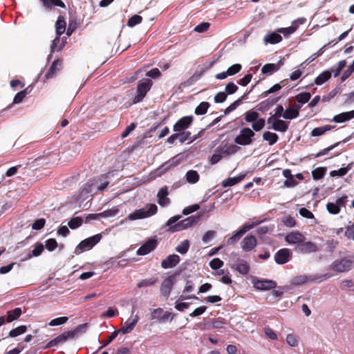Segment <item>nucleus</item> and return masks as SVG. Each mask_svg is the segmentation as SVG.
I'll return each mask as SVG.
<instances>
[{
  "label": "nucleus",
  "mask_w": 354,
  "mask_h": 354,
  "mask_svg": "<svg viewBox=\"0 0 354 354\" xmlns=\"http://www.w3.org/2000/svg\"><path fill=\"white\" fill-rule=\"evenodd\" d=\"M301 106L299 105H295L293 106L289 107L284 111L283 118L286 120H292L296 118L299 115V110Z\"/></svg>",
  "instance_id": "22"
},
{
  "label": "nucleus",
  "mask_w": 354,
  "mask_h": 354,
  "mask_svg": "<svg viewBox=\"0 0 354 354\" xmlns=\"http://www.w3.org/2000/svg\"><path fill=\"white\" fill-rule=\"evenodd\" d=\"M354 118V110L348 112H343L334 116L333 121L342 123Z\"/></svg>",
  "instance_id": "24"
},
{
  "label": "nucleus",
  "mask_w": 354,
  "mask_h": 354,
  "mask_svg": "<svg viewBox=\"0 0 354 354\" xmlns=\"http://www.w3.org/2000/svg\"><path fill=\"white\" fill-rule=\"evenodd\" d=\"M225 324V322L224 321L223 319H222L221 317H218L216 319H213L211 321V326L214 328H216V329L222 328Z\"/></svg>",
  "instance_id": "60"
},
{
  "label": "nucleus",
  "mask_w": 354,
  "mask_h": 354,
  "mask_svg": "<svg viewBox=\"0 0 354 354\" xmlns=\"http://www.w3.org/2000/svg\"><path fill=\"white\" fill-rule=\"evenodd\" d=\"M44 6L47 9H51L53 6L62 8H66L65 3L62 0H41Z\"/></svg>",
  "instance_id": "28"
},
{
  "label": "nucleus",
  "mask_w": 354,
  "mask_h": 354,
  "mask_svg": "<svg viewBox=\"0 0 354 354\" xmlns=\"http://www.w3.org/2000/svg\"><path fill=\"white\" fill-rule=\"evenodd\" d=\"M68 339H72L71 334L68 333V331L64 332L53 339L50 340L46 346V348H50L59 344H63Z\"/></svg>",
  "instance_id": "21"
},
{
  "label": "nucleus",
  "mask_w": 354,
  "mask_h": 354,
  "mask_svg": "<svg viewBox=\"0 0 354 354\" xmlns=\"http://www.w3.org/2000/svg\"><path fill=\"white\" fill-rule=\"evenodd\" d=\"M243 100H245V95H243L241 98L236 100V101H234L232 104H231L228 107H227L225 110H224V113L225 115H227L228 113H230V112L233 111L234 110H235L238 106H239L241 103V102Z\"/></svg>",
  "instance_id": "46"
},
{
  "label": "nucleus",
  "mask_w": 354,
  "mask_h": 354,
  "mask_svg": "<svg viewBox=\"0 0 354 354\" xmlns=\"http://www.w3.org/2000/svg\"><path fill=\"white\" fill-rule=\"evenodd\" d=\"M178 273L169 276L162 283L160 286L161 294L167 299L170 295V292L173 288L174 284L175 283L176 277Z\"/></svg>",
  "instance_id": "10"
},
{
  "label": "nucleus",
  "mask_w": 354,
  "mask_h": 354,
  "mask_svg": "<svg viewBox=\"0 0 354 354\" xmlns=\"http://www.w3.org/2000/svg\"><path fill=\"white\" fill-rule=\"evenodd\" d=\"M335 126L325 125L322 127H316L311 131V136L313 137L320 136L324 134L326 131L333 129Z\"/></svg>",
  "instance_id": "33"
},
{
  "label": "nucleus",
  "mask_w": 354,
  "mask_h": 354,
  "mask_svg": "<svg viewBox=\"0 0 354 354\" xmlns=\"http://www.w3.org/2000/svg\"><path fill=\"white\" fill-rule=\"evenodd\" d=\"M223 261L218 258H214L209 262V266L212 270H218L223 266Z\"/></svg>",
  "instance_id": "63"
},
{
  "label": "nucleus",
  "mask_w": 354,
  "mask_h": 354,
  "mask_svg": "<svg viewBox=\"0 0 354 354\" xmlns=\"http://www.w3.org/2000/svg\"><path fill=\"white\" fill-rule=\"evenodd\" d=\"M254 288L259 290H270L277 287V282L270 279H252Z\"/></svg>",
  "instance_id": "6"
},
{
  "label": "nucleus",
  "mask_w": 354,
  "mask_h": 354,
  "mask_svg": "<svg viewBox=\"0 0 354 354\" xmlns=\"http://www.w3.org/2000/svg\"><path fill=\"white\" fill-rule=\"evenodd\" d=\"M331 277L330 274H313V275H299L293 277L291 283L295 286H301L308 282H322Z\"/></svg>",
  "instance_id": "2"
},
{
  "label": "nucleus",
  "mask_w": 354,
  "mask_h": 354,
  "mask_svg": "<svg viewBox=\"0 0 354 354\" xmlns=\"http://www.w3.org/2000/svg\"><path fill=\"white\" fill-rule=\"evenodd\" d=\"M292 254L290 249L282 248L274 254V261L277 264L283 265L290 261Z\"/></svg>",
  "instance_id": "13"
},
{
  "label": "nucleus",
  "mask_w": 354,
  "mask_h": 354,
  "mask_svg": "<svg viewBox=\"0 0 354 354\" xmlns=\"http://www.w3.org/2000/svg\"><path fill=\"white\" fill-rule=\"evenodd\" d=\"M282 64L281 61L277 64H266L262 67L261 72L263 74H272L278 71Z\"/></svg>",
  "instance_id": "25"
},
{
  "label": "nucleus",
  "mask_w": 354,
  "mask_h": 354,
  "mask_svg": "<svg viewBox=\"0 0 354 354\" xmlns=\"http://www.w3.org/2000/svg\"><path fill=\"white\" fill-rule=\"evenodd\" d=\"M63 60L61 59H55L50 66L48 72L45 75V77L48 79L53 77L62 68Z\"/></svg>",
  "instance_id": "19"
},
{
  "label": "nucleus",
  "mask_w": 354,
  "mask_h": 354,
  "mask_svg": "<svg viewBox=\"0 0 354 354\" xmlns=\"http://www.w3.org/2000/svg\"><path fill=\"white\" fill-rule=\"evenodd\" d=\"M181 215H175L171 217L162 227L165 229V232L174 233L180 232L179 220L181 218Z\"/></svg>",
  "instance_id": "14"
},
{
  "label": "nucleus",
  "mask_w": 354,
  "mask_h": 354,
  "mask_svg": "<svg viewBox=\"0 0 354 354\" xmlns=\"http://www.w3.org/2000/svg\"><path fill=\"white\" fill-rule=\"evenodd\" d=\"M102 237L101 234H97L82 241L76 247L75 253L79 254L84 250H91L100 241Z\"/></svg>",
  "instance_id": "5"
},
{
  "label": "nucleus",
  "mask_w": 354,
  "mask_h": 354,
  "mask_svg": "<svg viewBox=\"0 0 354 354\" xmlns=\"http://www.w3.org/2000/svg\"><path fill=\"white\" fill-rule=\"evenodd\" d=\"M83 219L81 217L77 216L72 218L68 223L70 228L74 230L82 225Z\"/></svg>",
  "instance_id": "52"
},
{
  "label": "nucleus",
  "mask_w": 354,
  "mask_h": 354,
  "mask_svg": "<svg viewBox=\"0 0 354 354\" xmlns=\"http://www.w3.org/2000/svg\"><path fill=\"white\" fill-rule=\"evenodd\" d=\"M157 246V239L155 238L149 239L138 249L136 254L138 256H144L148 254L153 251Z\"/></svg>",
  "instance_id": "9"
},
{
  "label": "nucleus",
  "mask_w": 354,
  "mask_h": 354,
  "mask_svg": "<svg viewBox=\"0 0 354 354\" xmlns=\"http://www.w3.org/2000/svg\"><path fill=\"white\" fill-rule=\"evenodd\" d=\"M326 172V167H318L312 171V176L314 180H319L324 176Z\"/></svg>",
  "instance_id": "49"
},
{
  "label": "nucleus",
  "mask_w": 354,
  "mask_h": 354,
  "mask_svg": "<svg viewBox=\"0 0 354 354\" xmlns=\"http://www.w3.org/2000/svg\"><path fill=\"white\" fill-rule=\"evenodd\" d=\"M286 342L287 344L292 347H295L298 345L297 337L294 334H288L286 337Z\"/></svg>",
  "instance_id": "64"
},
{
  "label": "nucleus",
  "mask_w": 354,
  "mask_h": 354,
  "mask_svg": "<svg viewBox=\"0 0 354 354\" xmlns=\"http://www.w3.org/2000/svg\"><path fill=\"white\" fill-rule=\"evenodd\" d=\"M264 41L268 44H275L279 43L282 40L281 35L277 32H271L264 37Z\"/></svg>",
  "instance_id": "29"
},
{
  "label": "nucleus",
  "mask_w": 354,
  "mask_h": 354,
  "mask_svg": "<svg viewBox=\"0 0 354 354\" xmlns=\"http://www.w3.org/2000/svg\"><path fill=\"white\" fill-rule=\"evenodd\" d=\"M88 328V324L84 323L82 324L78 325L74 330H68V333L71 334V337L72 339L77 337L79 334L85 333Z\"/></svg>",
  "instance_id": "37"
},
{
  "label": "nucleus",
  "mask_w": 354,
  "mask_h": 354,
  "mask_svg": "<svg viewBox=\"0 0 354 354\" xmlns=\"http://www.w3.org/2000/svg\"><path fill=\"white\" fill-rule=\"evenodd\" d=\"M272 128L277 131L285 132L287 131L288 126L286 122L282 120H276L272 126Z\"/></svg>",
  "instance_id": "39"
},
{
  "label": "nucleus",
  "mask_w": 354,
  "mask_h": 354,
  "mask_svg": "<svg viewBox=\"0 0 354 354\" xmlns=\"http://www.w3.org/2000/svg\"><path fill=\"white\" fill-rule=\"evenodd\" d=\"M319 250V248L317 244L311 241H303L301 244L295 248L296 252L304 254L317 252Z\"/></svg>",
  "instance_id": "7"
},
{
  "label": "nucleus",
  "mask_w": 354,
  "mask_h": 354,
  "mask_svg": "<svg viewBox=\"0 0 354 354\" xmlns=\"http://www.w3.org/2000/svg\"><path fill=\"white\" fill-rule=\"evenodd\" d=\"M176 133H177V136H178V140L181 143H183L188 140H191V141H194L196 139V137H194V138H191V132H189V131H182L181 132H176Z\"/></svg>",
  "instance_id": "44"
},
{
  "label": "nucleus",
  "mask_w": 354,
  "mask_h": 354,
  "mask_svg": "<svg viewBox=\"0 0 354 354\" xmlns=\"http://www.w3.org/2000/svg\"><path fill=\"white\" fill-rule=\"evenodd\" d=\"M239 149L240 147L239 146L231 145L226 149L222 148V151L225 156H227L236 153Z\"/></svg>",
  "instance_id": "53"
},
{
  "label": "nucleus",
  "mask_w": 354,
  "mask_h": 354,
  "mask_svg": "<svg viewBox=\"0 0 354 354\" xmlns=\"http://www.w3.org/2000/svg\"><path fill=\"white\" fill-rule=\"evenodd\" d=\"M142 21V17L138 15H134L130 17L127 21V25L129 27H133L138 24H140Z\"/></svg>",
  "instance_id": "56"
},
{
  "label": "nucleus",
  "mask_w": 354,
  "mask_h": 354,
  "mask_svg": "<svg viewBox=\"0 0 354 354\" xmlns=\"http://www.w3.org/2000/svg\"><path fill=\"white\" fill-rule=\"evenodd\" d=\"M301 21L302 22L303 21L300 19H298L297 20L294 21L292 23V26L288 28H281L278 29V32L282 33L285 37H288L290 35L294 33L298 28L297 21Z\"/></svg>",
  "instance_id": "26"
},
{
  "label": "nucleus",
  "mask_w": 354,
  "mask_h": 354,
  "mask_svg": "<svg viewBox=\"0 0 354 354\" xmlns=\"http://www.w3.org/2000/svg\"><path fill=\"white\" fill-rule=\"evenodd\" d=\"M148 91L149 90H136V94L133 97L132 101L130 102L129 105L140 102L146 96Z\"/></svg>",
  "instance_id": "36"
},
{
  "label": "nucleus",
  "mask_w": 354,
  "mask_h": 354,
  "mask_svg": "<svg viewBox=\"0 0 354 354\" xmlns=\"http://www.w3.org/2000/svg\"><path fill=\"white\" fill-rule=\"evenodd\" d=\"M348 140H349V137H348V138H345V139H344V140H343L342 142H336V143H335L334 145H332L329 146L328 147L324 149L323 150H322L321 151H319V153H317L315 155V157H316V158H319V157H320V156H324V155L327 154L330 151H331L332 149H333L334 148H335L336 147H337L338 145H339L341 143H345V142H346Z\"/></svg>",
  "instance_id": "41"
},
{
  "label": "nucleus",
  "mask_w": 354,
  "mask_h": 354,
  "mask_svg": "<svg viewBox=\"0 0 354 354\" xmlns=\"http://www.w3.org/2000/svg\"><path fill=\"white\" fill-rule=\"evenodd\" d=\"M230 268L236 271H237L239 273H240L242 275H246L250 272V266L249 264L245 262H240L235 264L230 265Z\"/></svg>",
  "instance_id": "23"
},
{
  "label": "nucleus",
  "mask_w": 354,
  "mask_h": 354,
  "mask_svg": "<svg viewBox=\"0 0 354 354\" xmlns=\"http://www.w3.org/2000/svg\"><path fill=\"white\" fill-rule=\"evenodd\" d=\"M66 23L63 16L59 15L56 22V35H62L66 30Z\"/></svg>",
  "instance_id": "31"
},
{
  "label": "nucleus",
  "mask_w": 354,
  "mask_h": 354,
  "mask_svg": "<svg viewBox=\"0 0 354 354\" xmlns=\"http://www.w3.org/2000/svg\"><path fill=\"white\" fill-rule=\"evenodd\" d=\"M209 104L207 102H203L195 109L194 113L198 115H201L207 113Z\"/></svg>",
  "instance_id": "47"
},
{
  "label": "nucleus",
  "mask_w": 354,
  "mask_h": 354,
  "mask_svg": "<svg viewBox=\"0 0 354 354\" xmlns=\"http://www.w3.org/2000/svg\"><path fill=\"white\" fill-rule=\"evenodd\" d=\"M310 97H311L310 93L304 92V93H301L299 95H297L296 97V99L299 103L303 104H305L307 102H308Z\"/></svg>",
  "instance_id": "58"
},
{
  "label": "nucleus",
  "mask_w": 354,
  "mask_h": 354,
  "mask_svg": "<svg viewBox=\"0 0 354 354\" xmlns=\"http://www.w3.org/2000/svg\"><path fill=\"white\" fill-rule=\"evenodd\" d=\"M44 250V246L41 243H37L34 249L28 254L27 257L24 260L30 259L32 257H39L41 255Z\"/></svg>",
  "instance_id": "32"
},
{
  "label": "nucleus",
  "mask_w": 354,
  "mask_h": 354,
  "mask_svg": "<svg viewBox=\"0 0 354 354\" xmlns=\"http://www.w3.org/2000/svg\"><path fill=\"white\" fill-rule=\"evenodd\" d=\"M27 330V327L24 325L19 326L11 330L8 334L9 337H15L25 333Z\"/></svg>",
  "instance_id": "43"
},
{
  "label": "nucleus",
  "mask_w": 354,
  "mask_h": 354,
  "mask_svg": "<svg viewBox=\"0 0 354 354\" xmlns=\"http://www.w3.org/2000/svg\"><path fill=\"white\" fill-rule=\"evenodd\" d=\"M245 177V174H241L238 176L234 177V178H228L225 180H224L221 185L223 187H231L239 183H240L241 180H243Z\"/></svg>",
  "instance_id": "27"
},
{
  "label": "nucleus",
  "mask_w": 354,
  "mask_h": 354,
  "mask_svg": "<svg viewBox=\"0 0 354 354\" xmlns=\"http://www.w3.org/2000/svg\"><path fill=\"white\" fill-rule=\"evenodd\" d=\"M265 126V120L263 118H257L252 124V128L255 131H261Z\"/></svg>",
  "instance_id": "57"
},
{
  "label": "nucleus",
  "mask_w": 354,
  "mask_h": 354,
  "mask_svg": "<svg viewBox=\"0 0 354 354\" xmlns=\"http://www.w3.org/2000/svg\"><path fill=\"white\" fill-rule=\"evenodd\" d=\"M289 290V287L287 286H279L277 290H274L272 292V294L275 297L280 298L282 297L285 292H288Z\"/></svg>",
  "instance_id": "61"
},
{
  "label": "nucleus",
  "mask_w": 354,
  "mask_h": 354,
  "mask_svg": "<svg viewBox=\"0 0 354 354\" xmlns=\"http://www.w3.org/2000/svg\"><path fill=\"white\" fill-rule=\"evenodd\" d=\"M263 138L264 140L268 141L270 145H272L277 142L279 137L275 133L265 131L263 133Z\"/></svg>",
  "instance_id": "40"
},
{
  "label": "nucleus",
  "mask_w": 354,
  "mask_h": 354,
  "mask_svg": "<svg viewBox=\"0 0 354 354\" xmlns=\"http://www.w3.org/2000/svg\"><path fill=\"white\" fill-rule=\"evenodd\" d=\"M158 212V207L155 204H149L147 210L140 208L135 210L128 215L127 219L134 221L137 219H142L155 215Z\"/></svg>",
  "instance_id": "3"
},
{
  "label": "nucleus",
  "mask_w": 354,
  "mask_h": 354,
  "mask_svg": "<svg viewBox=\"0 0 354 354\" xmlns=\"http://www.w3.org/2000/svg\"><path fill=\"white\" fill-rule=\"evenodd\" d=\"M223 157H225L224 154H223L222 147H218L216 149L215 153L210 158V163L212 165H215L218 163Z\"/></svg>",
  "instance_id": "42"
},
{
  "label": "nucleus",
  "mask_w": 354,
  "mask_h": 354,
  "mask_svg": "<svg viewBox=\"0 0 354 354\" xmlns=\"http://www.w3.org/2000/svg\"><path fill=\"white\" fill-rule=\"evenodd\" d=\"M21 308H16L14 310L7 311V322L10 323L17 319L21 316Z\"/></svg>",
  "instance_id": "30"
},
{
  "label": "nucleus",
  "mask_w": 354,
  "mask_h": 354,
  "mask_svg": "<svg viewBox=\"0 0 354 354\" xmlns=\"http://www.w3.org/2000/svg\"><path fill=\"white\" fill-rule=\"evenodd\" d=\"M193 120L194 117L192 115L183 117L174 125V131L181 132L182 131H185L192 124Z\"/></svg>",
  "instance_id": "15"
},
{
  "label": "nucleus",
  "mask_w": 354,
  "mask_h": 354,
  "mask_svg": "<svg viewBox=\"0 0 354 354\" xmlns=\"http://www.w3.org/2000/svg\"><path fill=\"white\" fill-rule=\"evenodd\" d=\"M60 37L61 35H56V37L54 39V40L53 41V43L51 44V46H50V50H51V53H53L55 52V50H57V51H59L61 50L63 47L64 46V43H62L60 44V46H59V48L57 49V45L59 44L60 42Z\"/></svg>",
  "instance_id": "55"
},
{
  "label": "nucleus",
  "mask_w": 354,
  "mask_h": 354,
  "mask_svg": "<svg viewBox=\"0 0 354 354\" xmlns=\"http://www.w3.org/2000/svg\"><path fill=\"white\" fill-rule=\"evenodd\" d=\"M119 209L118 207H113L111 209H106L102 212L98 213V215L101 217H112L118 214Z\"/></svg>",
  "instance_id": "50"
},
{
  "label": "nucleus",
  "mask_w": 354,
  "mask_h": 354,
  "mask_svg": "<svg viewBox=\"0 0 354 354\" xmlns=\"http://www.w3.org/2000/svg\"><path fill=\"white\" fill-rule=\"evenodd\" d=\"M186 180L191 184H195L198 182L200 176L198 173L195 170H189L185 174Z\"/></svg>",
  "instance_id": "35"
},
{
  "label": "nucleus",
  "mask_w": 354,
  "mask_h": 354,
  "mask_svg": "<svg viewBox=\"0 0 354 354\" xmlns=\"http://www.w3.org/2000/svg\"><path fill=\"white\" fill-rule=\"evenodd\" d=\"M180 257L178 254H169L161 262V266L164 269L172 268L180 262Z\"/></svg>",
  "instance_id": "18"
},
{
  "label": "nucleus",
  "mask_w": 354,
  "mask_h": 354,
  "mask_svg": "<svg viewBox=\"0 0 354 354\" xmlns=\"http://www.w3.org/2000/svg\"><path fill=\"white\" fill-rule=\"evenodd\" d=\"M189 248V241L188 240H184L176 248V251L181 254H185L187 252Z\"/></svg>",
  "instance_id": "48"
},
{
  "label": "nucleus",
  "mask_w": 354,
  "mask_h": 354,
  "mask_svg": "<svg viewBox=\"0 0 354 354\" xmlns=\"http://www.w3.org/2000/svg\"><path fill=\"white\" fill-rule=\"evenodd\" d=\"M153 86V81L150 78H142L137 86L136 88H151Z\"/></svg>",
  "instance_id": "54"
},
{
  "label": "nucleus",
  "mask_w": 354,
  "mask_h": 354,
  "mask_svg": "<svg viewBox=\"0 0 354 354\" xmlns=\"http://www.w3.org/2000/svg\"><path fill=\"white\" fill-rule=\"evenodd\" d=\"M331 77V72L330 71H325L320 73L315 80V83L317 85H322L327 82Z\"/></svg>",
  "instance_id": "34"
},
{
  "label": "nucleus",
  "mask_w": 354,
  "mask_h": 354,
  "mask_svg": "<svg viewBox=\"0 0 354 354\" xmlns=\"http://www.w3.org/2000/svg\"><path fill=\"white\" fill-rule=\"evenodd\" d=\"M257 239L252 234L247 235L241 241V248L245 252L252 250L257 245Z\"/></svg>",
  "instance_id": "17"
},
{
  "label": "nucleus",
  "mask_w": 354,
  "mask_h": 354,
  "mask_svg": "<svg viewBox=\"0 0 354 354\" xmlns=\"http://www.w3.org/2000/svg\"><path fill=\"white\" fill-rule=\"evenodd\" d=\"M306 240V237L299 232H292L288 233L286 237L285 241L289 244H294L299 245L303 241Z\"/></svg>",
  "instance_id": "16"
},
{
  "label": "nucleus",
  "mask_w": 354,
  "mask_h": 354,
  "mask_svg": "<svg viewBox=\"0 0 354 354\" xmlns=\"http://www.w3.org/2000/svg\"><path fill=\"white\" fill-rule=\"evenodd\" d=\"M326 209L332 214H337L340 212V208L335 203H328Z\"/></svg>",
  "instance_id": "62"
},
{
  "label": "nucleus",
  "mask_w": 354,
  "mask_h": 354,
  "mask_svg": "<svg viewBox=\"0 0 354 354\" xmlns=\"http://www.w3.org/2000/svg\"><path fill=\"white\" fill-rule=\"evenodd\" d=\"M353 267V261L348 259L344 258L335 261L332 264V269L338 272L348 271Z\"/></svg>",
  "instance_id": "11"
},
{
  "label": "nucleus",
  "mask_w": 354,
  "mask_h": 354,
  "mask_svg": "<svg viewBox=\"0 0 354 354\" xmlns=\"http://www.w3.org/2000/svg\"><path fill=\"white\" fill-rule=\"evenodd\" d=\"M203 213L204 211H201L196 215L189 216L182 221H180V231L186 230L195 225L200 221V218L203 216Z\"/></svg>",
  "instance_id": "12"
},
{
  "label": "nucleus",
  "mask_w": 354,
  "mask_h": 354,
  "mask_svg": "<svg viewBox=\"0 0 354 354\" xmlns=\"http://www.w3.org/2000/svg\"><path fill=\"white\" fill-rule=\"evenodd\" d=\"M346 65V60L339 61L337 66H334L331 68V74L333 73L334 77H337Z\"/></svg>",
  "instance_id": "45"
},
{
  "label": "nucleus",
  "mask_w": 354,
  "mask_h": 354,
  "mask_svg": "<svg viewBox=\"0 0 354 354\" xmlns=\"http://www.w3.org/2000/svg\"><path fill=\"white\" fill-rule=\"evenodd\" d=\"M259 113L254 111H248L245 113V120L247 122H254L259 118Z\"/></svg>",
  "instance_id": "51"
},
{
  "label": "nucleus",
  "mask_w": 354,
  "mask_h": 354,
  "mask_svg": "<svg viewBox=\"0 0 354 354\" xmlns=\"http://www.w3.org/2000/svg\"><path fill=\"white\" fill-rule=\"evenodd\" d=\"M139 317L137 315L134 316L133 318L128 319L124 324V326L119 330V333H122V334L130 333L134 328L136 324L138 323Z\"/></svg>",
  "instance_id": "20"
},
{
  "label": "nucleus",
  "mask_w": 354,
  "mask_h": 354,
  "mask_svg": "<svg viewBox=\"0 0 354 354\" xmlns=\"http://www.w3.org/2000/svg\"><path fill=\"white\" fill-rule=\"evenodd\" d=\"M107 178L108 176L104 174L88 182L82 189V194H95L99 191L104 190L109 184Z\"/></svg>",
  "instance_id": "1"
},
{
  "label": "nucleus",
  "mask_w": 354,
  "mask_h": 354,
  "mask_svg": "<svg viewBox=\"0 0 354 354\" xmlns=\"http://www.w3.org/2000/svg\"><path fill=\"white\" fill-rule=\"evenodd\" d=\"M259 222H253L250 224L244 225L239 230L236 231L233 233V235L227 239V244L232 245L236 243L245 233H246L250 230L252 229L254 227L259 224Z\"/></svg>",
  "instance_id": "8"
},
{
  "label": "nucleus",
  "mask_w": 354,
  "mask_h": 354,
  "mask_svg": "<svg viewBox=\"0 0 354 354\" xmlns=\"http://www.w3.org/2000/svg\"><path fill=\"white\" fill-rule=\"evenodd\" d=\"M227 92H218L215 96H214V102L216 103H222L223 102L227 97V95H231L235 93L236 90H225Z\"/></svg>",
  "instance_id": "38"
},
{
  "label": "nucleus",
  "mask_w": 354,
  "mask_h": 354,
  "mask_svg": "<svg viewBox=\"0 0 354 354\" xmlns=\"http://www.w3.org/2000/svg\"><path fill=\"white\" fill-rule=\"evenodd\" d=\"M127 263L128 260L124 259L121 260H110L107 262V264L111 265V267H124Z\"/></svg>",
  "instance_id": "59"
},
{
  "label": "nucleus",
  "mask_w": 354,
  "mask_h": 354,
  "mask_svg": "<svg viewBox=\"0 0 354 354\" xmlns=\"http://www.w3.org/2000/svg\"><path fill=\"white\" fill-rule=\"evenodd\" d=\"M254 136V132L249 127L243 128L234 138V142L243 146L250 145L253 142Z\"/></svg>",
  "instance_id": "4"
}]
</instances>
